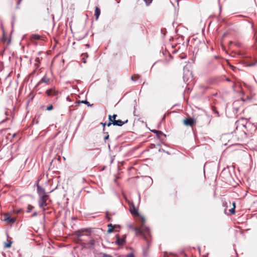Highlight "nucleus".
<instances>
[{
	"label": "nucleus",
	"mask_w": 257,
	"mask_h": 257,
	"mask_svg": "<svg viewBox=\"0 0 257 257\" xmlns=\"http://www.w3.org/2000/svg\"><path fill=\"white\" fill-rule=\"evenodd\" d=\"M4 220L9 223H14L16 219L14 217H11L8 214H6L4 215Z\"/></svg>",
	"instance_id": "7"
},
{
	"label": "nucleus",
	"mask_w": 257,
	"mask_h": 257,
	"mask_svg": "<svg viewBox=\"0 0 257 257\" xmlns=\"http://www.w3.org/2000/svg\"><path fill=\"white\" fill-rule=\"evenodd\" d=\"M130 211H131V213L133 214V215H138V210H137V209L134 206H133V208H131L130 209Z\"/></svg>",
	"instance_id": "14"
},
{
	"label": "nucleus",
	"mask_w": 257,
	"mask_h": 257,
	"mask_svg": "<svg viewBox=\"0 0 257 257\" xmlns=\"http://www.w3.org/2000/svg\"><path fill=\"white\" fill-rule=\"evenodd\" d=\"M226 80H227V81H230V80H229V78H226Z\"/></svg>",
	"instance_id": "37"
},
{
	"label": "nucleus",
	"mask_w": 257,
	"mask_h": 257,
	"mask_svg": "<svg viewBox=\"0 0 257 257\" xmlns=\"http://www.w3.org/2000/svg\"><path fill=\"white\" fill-rule=\"evenodd\" d=\"M37 215V212H34L33 214V216H36Z\"/></svg>",
	"instance_id": "36"
},
{
	"label": "nucleus",
	"mask_w": 257,
	"mask_h": 257,
	"mask_svg": "<svg viewBox=\"0 0 257 257\" xmlns=\"http://www.w3.org/2000/svg\"><path fill=\"white\" fill-rule=\"evenodd\" d=\"M53 107L52 105H50L47 107V110H51L53 109Z\"/></svg>",
	"instance_id": "23"
},
{
	"label": "nucleus",
	"mask_w": 257,
	"mask_h": 257,
	"mask_svg": "<svg viewBox=\"0 0 257 257\" xmlns=\"http://www.w3.org/2000/svg\"><path fill=\"white\" fill-rule=\"evenodd\" d=\"M89 229H81L78 230L76 232V235L78 238H80L83 235H84V232H89Z\"/></svg>",
	"instance_id": "8"
},
{
	"label": "nucleus",
	"mask_w": 257,
	"mask_h": 257,
	"mask_svg": "<svg viewBox=\"0 0 257 257\" xmlns=\"http://www.w3.org/2000/svg\"><path fill=\"white\" fill-rule=\"evenodd\" d=\"M37 193L39 195V197L41 196H45L48 195L45 192V190L44 188L39 186L38 183L37 184Z\"/></svg>",
	"instance_id": "5"
},
{
	"label": "nucleus",
	"mask_w": 257,
	"mask_h": 257,
	"mask_svg": "<svg viewBox=\"0 0 257 257\" xmlns=\"http://www.w3.org/2000/svg\"><path fill=\"white\" fill-rule=\"evenodd\" d=\"M183 78H184V81H186V80H185V76H184V77H183Z\"/></svg>",
	"instance_id": "39"
},
{
	"label": "nucleus",
	"mask_w": 257,
	"mask_h": 257,
	"mask_svg": "<svg viewBox=\"0 0 257 257\" xmlns=\"http://www.w3.org/2000/svg\"><path fill=\"white\" fill-rule=\"evenodd\" d=\"M95 240L93 238H91L88 243H86V245L88 247H90L93 246L95 244Z\"/></svg>",
	"instance_id": "11"
},
{
	"label": "nucleus",
	"mask_w": 257,
	"mask_h": 257,
	"mask_svg": "<svg viewBox=\"0 0 257 257\" xmlns=\"http://www.w3.org/2000/svg\"><path fill=\"white\" fill-rule=\"evenodd\" d=\"M141 225L140 228L138 227H135L134 230L136 231V234L137 235H141L143 236L146 241L147 245H149L150 240L149 238L151 236L150 231L149 228L146 226L145 225V219L144 218H141Z\"/></svg>",
	"instance_id": "1"
},
{
	"label": "nucleus",
	"mask_w": 257,
	"mask_h": 257,
	"mask_svg": "<svg viewBox=\"0 0 257 257\" xmlns=\"http://www.w3.org/2000/svg\"><path fill=\"white\" fill-rule=\"evenodd\" d=\"M35 61L37 63V64H36V66L38 68L39 66V63H40V58L38 57H37L35 59Z\"/></svg>",
	"instance_id": "20"
},
{
	"label": "nucleus",
	"mask_w": 257,
	"mask_h": 257,
	"mask_svg": "<svg viewBox=\"0 0 257 257\" xmlns=\"http://www.w3.org/2000/svg\"><path fill=\"white\" fill-rule=\"evenodd\" d=\"M15 135H16V134H14V135H13V137H15Z\"/></svg>",
	"instance_id": "40"
},
{
	"label": "nucleus",
	"mask_w": 257,
	"mask_h": 257,
	"mask_svg": "<svg viewBox=\"0 0 257 257\" xmlns=\"http://www.w3.org/2000/svg\"><path fill=\"white\" fill-rule=\"evenodd\" d=\"M116 240L115 243L118 245H122L124 244L125 242V235H122L121 237H119L118 234L116 235Z\"/></svg>",
	"instance_id": "4"
},
{
	"label": "nucleus",
	"mask_w": 257,
	"mask_h": 257,
	"mask_svg": "<svg viewBox=\"0 0 257 257\" xmlns=\"http://www.w3.org/2000/svg\"><path fill=\"white\" fill-rule=\"evenodd\" d=\"M139 78H140V76L138 75H137H137H134L131 77L132 80H133V81H136Z\"/></svg>",
	"instance_id": "18"
},
{
	"label": "nucleus",
	"mask_w": 257,
	"mask_h": 257,
	"mask_svg": "<svg viewBox=\"0 0 257 257\" xmlns=\"http://www.w3.org/2000/svg\"><path fill=\"white\" fill-rule=\"evenodd\" d=\"M46 93L48 96H57L59 94V91L56 90L55 88L47 90Z\"/></svg>",
	"instance_id": "3"
},
{
	"label": "nucleus",
	"mask_w": 257,
	"mask_h": 257,
	"mask_svg": "<svg viewBox=\"0 0 257 257\" xmlns=\"http://www.w3.org/2000/svg\"><path fill=\"white\" fill-rule=\"evenodd\" d=\"M106 217L108 218L109 220H110V218L109 217V213L108 212H107L106 213Z\"/></svg>",
	"instance_id": "26"
},
{
	"label": "nucleus",
	"mask_w": 257,
	"mask_h": 257,
	"mask_svg": "<svg viewBox=\"0 0 257 257\" xmlns=\"http://www.w3.org/2000/svg\"><path fill=\"white\" fill-rule=\"evenodd\" d=\"M108 119H109V121L107 124H106L107 126H110L112 124H113V119H112L111 115H108Z\"/></svg>",
	"instance_id": "16"
},
{
	"label": "nucleus",
	"mask_w": 257,
	"mask_h": 257,
	"mask_svg": "<svg viewBox=\"0 0 257 257\" xmlns=\"http://www.w3.org/2000/svg\"><path fill=\"white\" fill-rule=\"evenodd\" d=\"M21 1H22V0H18V5H19V4H20V3H21Z\"/></svg>",
	"instance_id": "35"
},
{
	"label": "nucleus",
	"mask_w": 257,
	"mask_h": 257,
	"mask_svg": "<svg viewBox=\"0 0 257 257\" xmlns=\"http://www.w3.org/2000/svg\"><path fill=\"white\" fill-rule=\"evenodd\" d=\"M113 125H117V126H122L123 124H124L125 123L127 122V120L126 119L124 121H122L121 120H115L113 119Z\"/></svg>",
	"instance_id": "9"
},
{
	"label": "nucleus",
	"mask_w": 257,
	"mask_h": 257,
	"mask_svg": "<svg viewBox=\"0 0 257 257\" xmlns=\"http://www.w3.org/2000/svg\"><path fill=\"white\" fill-rule=\"evenodd\" d=\"M107 134V133H106ZM109 138V135L108 134H107V135L104 137V140H106L108 139Z\"/></svg>",
	"instance_id": "31"
},
{
	"label": "nucleus",
	"mask_w": 257,
	"mask_h": 257,
	"mask_svg": "<svg viewBox=\"0 0 257 257\" xmlns=\"http://www.w3.org/2000/svg\"><path fill=\"white\" fill-rule=\"evenodd\" d=\"M195 120L190 117L183 120L184 124L187 126H192L195 123Z\"/></svg>",
	"instance_id": "6"
},
{
	"label": "nucleus",
	"mask_w": 257,
	"mask_h": 257,
	"mask_svg": "<svg viewBox=\"0 0 257 257\" xmlns=\"http://www.w3.org/2000/svg\"><path fill=\"white\" fill-rule=\"evenodd\" d=\"M116 116H117L116 114H113V116H111L112 119H115Z\"/></svg>",
	"instance_id": "29"
},
{
	"label": "nucleus",
	"mask_w": 257,
	"mask_h": 257,
	"mask_svg": "<svg viewBox=\"0 0 257 257\" xmlns=\"http://www.w3.org/2000/svg\"><path fill=\"white\" fill-rule=\"evenodd\" d=\"M34 208V206L31 205H28L27 207V212H30L31 210Z\"/></svg>",
	"instance_id": "19"
},
{
	"label": "nucleus",
	"mask_w": 257,
	"mask_h": 257,
	"mask_svg": "<svg viewBox=\"0 0 257 257\" xmlns=\"http://www.w3.org/2000/svg\"><path fill=\"white\" fill-rule=\"evenodd\" d=\"M30 39L32 41L33 40H39L41 39V36L38 34H32L30 36Z\"/></svg>",
	"instance_id": "10"
},
{
	"label": "nucleus",
	"mask_w": 257,
	"mask_h": 257,
	"mask_svg": "<svg viewBox=\"0 0 257 257\" xmlns=\"http://www.w3.org/2000/svg\"><path fill=\"white\" fill-rule=\"evenodd\" d=\"M152 132H154V133H156L157 135L158 134H162L161 132L159 131H157V130H153V131H152Z\"/></svg>",
	"instance_id": "25"
},
{
	"label": "nucleus",
	"mask_w": 257,
	"mask_h": 257,
	"mask_svg": "<svg viewBox=\"0 0 257 257\" xmlns=\"http://www.w3.org/2000/svg\"><path fill=\"white\" fill-rule=\"evenodd\" d=\"M127 257H135V256L133 253H131L127 255Z\"/></svg>",
	"instance_id": "27"
},
{
	"label": "nucleus",
	"mask_w": 257,
	"mask_h": 257,
	"mask_svg": "<svg viewBox=\"0 0 257 257\" xmlns=\"http://www.w3.org/2000/svg\"><path fill=\"white\" fill-rule=\"evenodd\" d=\"M144 1L145 2L147 6H149L153 1V0H144Z\"/></svg>",
	"instance_id": "22"
},
{
	"label": "nucleus",
	"mask_w": 257,
	"mask_h": 257,
	"mask_svg": "<svg viewBox=\"0 0 257 257\" xmlns=\"http://www.w3.org/2000/svg\"><path fill=\"white\" fill-rule=\"evenodd\" d=\"M40 82L48 84L50 82V79L47 77L44 76L41 79Z\"/></svg>",
	"instance_id": "13"
},
{
	"label": "nucleus",
	"mask_w": 257,
	"mask_h": 257,
	"mask_svg": "<svg viewBox=\"0 0 257 257\" xmlns=\"http://www.w3.org/2000/svg\"><path fill=\"white\" fill-rule=\"evenodd\" d=\"M255 63H251V64H250L249 65V66H254V65H255Z\"/></svg>",
	"instance_id": "34"
},
{
	"label": "nucleus",
	"mask_w": 257,
	"mask_h": 257,
	"mask_svg": "<svg viewBox=\"0 0 257 257\" xmlns=\"http://www.w3.org/2000/svg\"><path fill=\"white\" fill-rule=\"evenodd\" d=\"M101 124L103 125V131H104V127L106 125V124L105 123H103V122H101Z\"/></svg>",
	"instance_id": "30"
},
{
	"label": "nucleus",
	"mask_w": 257,
	"mask_h": 257,
	"mask_svg": "<svg viewBox=\"0 0 257 257\" xmlns=\"http://www.w3.org/2000/svg\"><path fill=\"white\" fill-rule=\"evenodd\" d=\"M107 226L108 227L107 230L108 233H111L114 229V226L112 225L111 224H109L107 225Z\"/></svg>",
	"instance_id": "15"
},
{
	"label": "nucleus",
	"mask_w": 257,
	"mask_h": 257,
	"mask_svg": "<svg viewBox=\"0 0 257 257\" xmlns=\"http://www.w3.org/2000/svg\"><path fill=\"white\" fill-rule=\"evenodd\" d=\"M229 211L231 213L234 214L235 213V208H231V209L229 210Z\"/></svg>",
	"instance_id": "24"
},
{
	"label": "nucleus",
	"mask_w": 257,
	"mask_h": 257,
	"mask_svg": "<svg viewBox=\"0 0 257 257\" xmlns=\"http://www.w3.org/2000/svg\"><path fill=\"white\" fill-rule=\"evenodd\" d=\"M103 257H112L110 255L104 253Z\"/></svg>",
	"instance_id": "28"
},
{
	"label": "nucleus",
	"mask_w": 257,
	"mask_h": 257,
	"mask_svg": "<svg viewBox=\"0 0 257 257\" xmlns=\"http://www.w3.org/2000/svg\"><path fill=\"white\" fill-rule=\"evenodd\" d=\"M49 195L39 197V206L41 209H43V211L46 210L48 208V206L49 203L47 202V201L49 200Z\"/></svg>",
	"instance_id": "2"
},
{
	"label": "nucleus",
	"mask_w": 257,
	"mask_h": 257,
	"mask_svg": "<svg viewBox=\"0 0 257 257\" xmlns=\"http://www.w3.org/2000/svg\"><path fill=\"white\" fill-rule=\"evenodd\" d=\"M6 130H2L1 131L3 132V131H6Z\"/></svg>",
	"instance_id": "41"
},
{
	"label": "nucleus",
	"mask_w": 257,
	"mask_h": 257,
	"mask_svg": "<svg viewBox=\"0 0 257 257\" xmlns=\"http://www.w3.org/2000/svg\"><path fill=\"white\" fill-rule=\"evenodd\" d=\"M176 1L177 2V3L178 4V2L179 1V0H176Z\"/></svg>",
	"instance_id": "38"
},
{
	"label": "nucleus",
	"mask_w": 257,
	"mask_h": 257,
	"mask_svg": "<svg viewBox=\"0 0 257 257\" xmlns=\"http://www.w3.org/2000/svg\"><path fill=\"white\" fill-rule=\"evenodd\" d=\"M100 14V10L99 9L98 7H96L95 10V16L96 20H97L98 19L99 16Z\"/></svg>",
	"instance_id": "12"
},
{
	"label": "nucleus",
	"mask_w": 257,
	"mask_h": 257,
	"mask_svg": "<svg viewBox=\"0 0 257 257\" xmlns=\"http://www.w3.org/2000/svg\"><path fill=\"white\" fill-rule=\"evenodd\" d=\"M12 243V241L11 240H9L7 243H5V247L10 248L11 246Z\"/></svg>",
	"instance_id": "17"
},
{
	"label": "nucleus",
	"mask_w": 257,
	"mask_h": 257,
	"mask_svg": "<svg viewBox=\"0 0 257 257\" xmlns=\"http://www.w3.org/2000/svg\"><path fill=\"white\" fill-rule=\"evenodd\" d=\"M82 60H83V62L84 63H85L86 62V61L85 59H84V58H82Z\"/></svg>",
	"instance_id": "33"
},
{
	"label": "nucleus",
	"mask_w": 257,
	"mask_h": 257,
	"mask_svg": "<svg viewBox=\"0 0 257 257\" xmlns=\"http://www.w3.org/2000/svg\"><path fill=\"white\" fill-rule=\"evenodd\" d=\"M232 205H233V208H235V203L234 202H233L232 203Z\"/></svg>",
	"instance_id": "32"
},
{
	"label": "nucleus",
	"mask_w": 257,
	"mask_h": 257,
	"mask_svg": "<svg viewBox=\"0 0 257 257\" xmlns=\"http://www.w3.org/2000/svg\"><path fill=\"white\" fill-rule=\"evenodd\" d=\"M78 103H85V104H87L88 106H90V104L89 103V102H88L87 100H82L80 102H77Z\"/></svg>",
	"instance_id": "21"
}]
</instances>
